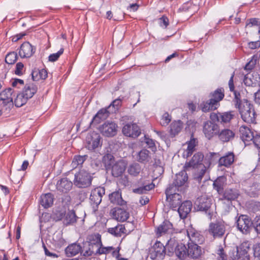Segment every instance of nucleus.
Segmentation results:
<instances>
[{"instance_id": "f257e3e1", "label": "nucleus", "mask_w": 260, "mask_h": 260, "mask_svg": "<svg viewBox=\"0 0 260 260\" xmlns=\"http://www.w3.org/2000/svg\"><path fill=\"white\" fill-rule=\"evenodd\" d=\"M203 158L204 155L202 153L197 152L193 155L189 161L185 163L184 166L185 170H188L190 168L198 169L197 178L199 180L202 179L207 168L209 167L211 164V162L209 161L206 162V159L204 164H203Z\"/></svg>"}, {"instance_id": "f03ea898", "label": "nucleus", "mask_w": 260, "mask_h": 260, "mask_svg": "<svg viewBox=\"0 0 260 260\" xmlns=\"http://www.w3.org/2000/svg\"><path fill=\"white\" fill-rule=\"evenodd\" d=\"M238 110L243 121L248 123H256V113L253 105L249 102H245Z\"/></svg>"}, {"instance_id": "7ed1b4c3", "label": "nucleus", "mask_w": 260, "mask_h": 260, "mask_svg": "<svg viewBox=\"0 0 260 260\" xmlns=\"http://www.w3.org/2000/svg\"><path fill=\"white\" fill-rule=\"evenodd\" d=\"M176 187L173 185H170L166 190L167 200L169 203V205L173 210L180 205L182 202V195L177 192Z\"/></svg>"}, {"instance_id": "20e7f679", "label": "nucleus", "mask_w": 260, "mask_h": 260, "mask_svg": "<svg viewBox=\"0 0 260 260\" xmlns=\"http://www.w3.org/2000/svg\"><path fill=\"white\" fill-rule=\"evenodd\" d=\"M92 177L84 170H80L75 174L74 183L79 188H85L91 184Z\"/></svg>"}, {"instance_id": "39448f33", "label": "nucleus", "mask_w": 260, "mask_h": 260, "mask_svg": "<svg viewBox=\"0 0 260 260\" xmlns=\"http://www.w3.org/2000/svg\"><path fill=\"white\" fill-rule=\"evenodd\" d=\"M248 241H244L236 247V251L233 253L232 258L233 260H250L248 251L250 248Z\"/></svg>"}, {"instance_id": "423d86ee", "label": "nucleus", "mask_w": 260, "mask_h": 260, "mask_svg": "<svg viewBox=\"0 0 260 260\" xmlns=\"http://www.w3.org/2000/svg\"><path fill=\"white\" fill-rule=\"evenodd\" d=\"M166 254V248L162 243L156 241L149 250V256L153 260H162Z\"/></svg>"}, {"instance_id": "0eeeda50", "label": "nucleus", "mask_w": 260, "mask_h": 260, "mask_svg": "<svg viewBox=\"0 0 260 260\" xmlns=\"http://www.w3.org/2000/svg\"><path fill=\"white\" fill-rule=\"evenodd\" d=\"M208 232L214 239L222 238L225 232L224 222L216 221L211 222L209 225Z\"/></svg>"}, {"instance_id": "6e6552de", "label": "nucleus", "mask_w": 260, "mask_h": 260, "mask_svg": "<svg viewBox=\"0 0 260 260\" xmlns=\"http://www.w3.org/2000/svg\"><path fill=\"white\" fill-rule=\"evenodd\" d=\"M194 243H188L187 257L193 259H200L204 253V249Z\"/></svg>"}, {"instance_id": "1a4fd4ad", "label": "nucleus", "mask_w": 260, "mask_h": 260, "mask_svg": "<svg viewBox=\"0 0 260 260\" xmlns=\"http://www.w3.org/2000/svg\"><path fill=\"white\" fill-rule=\"evenodd\" d=\"M14 90L9 87L0 92L1 106L3 107H8L10 109L13 105L12 94Z\"/></svg>"}, {"instance_id": "9d476101", "label": "nucleus", "mask_w": 260, "mask_h": 260, "mask_svg": "<svg viewBox=\"0 0 260 260\" xmlns=\"http://www.w3.org/2000/svg\"><path fill=\"white\" fill-rule=\"evenodd\" d=\"M86 141V148L90 150H93L102 145L101 136L94 132L87 136Z\"/></svg>"}, {"instance_id": "9b49d317", "label": "nucleus", "mask_w": 260, "mask_h": 260, "mask_svg": "<svg viewBox=\"0 0 260 260\" xmlns=\"http://www.w3.org/2000/svg\"><path fill=\"white\" fill-rule=\"evenodd\" d=\"M105 193V189L103 187L99 186L93 189L91 191L89 198L91 204L97 208L101 203L102 197Z\"/></svg>"}, {"instance_id": "f8f14e48", "label": "nucleus", "mask_w": 260, "mask_h": 260, "mask_svg": "<svg viewBox=\"0 0 260 260\" xmlns=\"http://www.w3.org/2000/svg\"><path fill=\"white\" fill-rule=\"evenodd\" d=\"M110 214L115 220L119 222H124L129 217V212L120 207H115L110 210Z\"/></svg>"}, {"instance_id": "ddd939ff", "label": "nucleus", "mask_w": 260, "mask_h": 260, "mask_svg": "<svg viewBox=\"0 0 260 260\" xmlns=\"http://www.w3.org/2000/svg\"><path fill=\"white\" fill-rule=\"evenodd\" d=\"M36 48L28 42L22 43L19 49V55L22 58L31 57L35 53Z\"/></svg>"}, {"instance_id": "4468645a", "label": "nucleus", "mask_w": 260, "mask_h": 260, "mask_svg": "<svg viewBox=\"0 0 260 260\" xmlns=\"http://www.w3.org/2000/svg\"><path fill=\"white\" fill-rule=\"evenodd\" d=\"M117 128V125L114 122L107 121L100 127L99 131L104 136L110 137L116 134Z\"/></svg>"}, {"instance_id": "2eb2a0df", "label": "nucleus", "mask_w": 260, "mask_h": 260, "mask_svg": "<svg viewBox=\"0 0 260 260\" xmlns=\"http://www.w3.org/2000/svg\"><path fill=\"white\" fill-rule=\"evenodd\" d=\"M238 230L243 234H246L249 233L252 225L251 219L245 215H241L237 220Z\"/></svg>"}, {"instance_id": "dca6fc26", "label": "nucleus", "mask_w": 260, "mask_h": 260, "mask_svg": "<svg viewBox=\"0 0 260 260\" xmlns=\"http://www.w3.org/2000/svg\"><path fill=\"white\" fill-rule=\"evenodd\" d=\"M194 205L198 210L207 211L211 205V198L203 194L197 199Z\"/></svg>"}, {"instance_id": "f3484780", "label": "nucleus", "mask_w": 260, "mask_h": 260, "mask_svg": "<svg viewBox=\"0 0 260 260\" xmlns=\"http://www.w3.org/2000/svg\"><path fill=\"white\" fill-rule=\"evenodd\" d=\"M240 137L245 145H248L253 141L255 135L251 129L245 125H242L239 128Z\"/></svg>"}, {"instance_id": "a211bd4d", "label": "nucleus", "mask_w": 260, "mask_h": 260, "mask_svg": "<svg viewBox=\"0 0 260 260\" xmlns=\"http://www.w3.org/2000/svg\"><path fill=\"white\" fill-rule=\"evenodd\" d=\"M122 133L126 136L135 138L140 135L141 131L136 123H128L123 126Z\"/></svg>"}, {"instance_id": "6ab92c4d", "label": "nucleus", "mask_w": 260, "mask_h": 260, "mask_svg": "<svg viewBox=\"0 0 260 260\" xmlns=\"http://www.w3.org/2000/svg\"><path fill=\"white\" fill-rule=\"evenodd\" d=\"M218 131V126L212 122L208 121L204 123L203 126V133L205 137L208 139H211L215 135Z\"/></svg>"}, {"instance_id": "aec40b11", "label": "nucleus", "mask_w": 260, "mask_h": 260, "mask_svg": "<svg viewBox=\"0 0 260 260\" xmlns=\"http://www.w3.org/2000/svg\"><path fill=\"white\" fill-rule=\"evenodd\" d=\"M187 237L190 241L189 243L202 244L204 241V237L191 226L188 227L186 230Z\"/></svg>"}, {"instance_id": "412c9836", "label": "nucleus", "mask_w": 260, "mask_h": 260, "mask_svg": "<svg viewBox=\"0 0 260 260\" xmlns=\"http://www.w3.org/2000/svg\"><path fill=\"white\" fill-rule=\"evenodd\" d=\"M126 163L123 160L116 161L110 169L111 170V174L114 177H118L122 175L125 170Z\"/></svg>"}, {"instance_id": "4be33fe9", "label": "nucleus", "mask_w": 260, "mask_h": 260, "mask_svg": "<svg viewBox=\"0 0 260 260\" xmlns=\"http://www.w3.org/2000/svg\"><path fill=\"white\" fill-rule=\"evenodd\" d=\"M187 180L188 176L184 170L176 174V178L171 185L176 187V189L179 191V187L183 186L187 182Z\"/></svg>"}, {"instance_id": "5701e85b", "label": "nucleus", "mask_w": 260, "mask_h": 260, "mask_svg": "<svg viewBox=\"0 0 260 260\" xmlns=\"http://www.w3.org/2000/svg\"><path fill=\"white\" fill-rule=\"evenodd\" d=\"M192 208V203L189 201H186L181 203L178 209V212L181 218H185L190 213Z\"/></svg>"}, {"instance_id": "b1692460", "label": "nucleus", "mask_w": 260, "mask_h": 260, "mask_svg": "<svg viewBox=\"0 0 260 260\" xmlns=\"http://www.w3.org/2000/svg\"><path fill=\"white\" fill-rule=\"evenodd\" d=\"M234 160L235 155L234 153L229 152L219 159L218 166L229 168L233 164Z\"/></svg>"}, {"instance_id": "393cba45", "label": "nucleus", "mask_w": 260, "mask_h": 260, "mask_svg": "<svg viewBox=\"0 0 260 260\" xmlns=\"http://www.w3.org/2000/svg\"><path fill=\"white\" fill-rule=\"evenodd\" d=\"M187 145V149L184 150L182 156L184 158H187L193 153L196 150V147L198 144V141L197 139L192 138L190 140L186 142Z\"/></svg>"}, {"instance_id": "a878e982", "label": "nucleus", "mask_w": 260, "mask_h": 260, "mask_svg": "<svg viewBox=\"0 0 260 260\" xmlns=\"http://www.w3.org/2000/svg\"><path fill=\"white\" fill-rule=\"evenodd\" d=\"M73 183L67 178H64L59 180L56 184V188L60 192L67 193L71 190Z\"/></svg>"}, {"instance_id": "bb28decb", "label": "nucleus", "mask_w": 260, "mask_h": 260, "mask_svg": "<svg viewBox=\"0 0 260 260\" xmlns=\"http://www.w3.org/2000/svg\"><path fill=\"white\" fill-rule=\"evenodd\" d=\"M38 90L37 86L33 83L26 84L24 86L22 92L26 98L29 100L33 97Z\"/></svg>"}, {"instance_id": "cd10ccee", "label": "nucleus", "mask_w": 260, "mask_h": 260, "mask_svg": "<svg viewBox=\"0 0 260 260\" xmlns=\"http://www.w3.org/2000/svg\"><path fill=\"white\" fill-rule=\"evenodd\" d=\"M137 160L141 163L146 164L151 161V156L150 152L143 149L139 151L137 155Z\"/></svg>"}, {"instance_id": "c85d7f7f", "label": "nucleus", "mask_w": 260, "mask_h": 260, "mask_svg": "<svg viewBox=\"0 0 260 260\" xmlns=\"http://www.w3.org/2000/svg\"><path fill=\"white\" fill-rule=\"evenodd\" d=\"M172 229V224L168 220H165L156 230V234L158 236L170 232Z\"/></svg>"}, {"instance_id": "c756f323", "label": "nucleus", "mask_w": 260, "mask_h": 260, "mask_svg": "<svg viewBox=\"0 0 260 260\" xmlns=\"http://www.w3.org/2000/svg\"><path fill=\"white\" fill-rule=\"evenodd\" d=\"M239 196V191L236 188H227L223 193L222 199L228 201H234Z\"/></svg>"}, {"instance_id": "7c9ffc66", "label": "nucleus", "mask_w": 260, "mask_h": 260, "mask_svg": "<svg viewBox=\"0 0 260 260\" xmlns=\"http://www.w3.org/2000/svg\"><path fill=\"white\" fill-rule=\"evenodd\" d=\"M235 133L230 129H223L218 134L219 139L223 142H227L233 139Z\"/></svg>"}, {"instance_id": "2f4dec72", "label": "nucleus", "mask_w": 260, "mask_h": 260, "mask_svg": "<svg viewBox=\"0 0 260 260\" xmlns=\"http://www.w3.org/2000/svg\"><path fill=\"white\" fill-rule=\"evenodd\" d=\"M53 196L51 193L43 194L40 198V204L45 208L51 206L53 203Z\"/></svg>"}, {"instance_id": "473e14b6", "label": "nucleus", "mask_w": 260, "mask_h": 260, "mask_svg": "<svg viewBox=\"0 0 260 260\" xmlns=\"http://www.w3.org/2000/svg\"><path fill=\"white\" fill-rule=\"evenodd\" d=\"M187 248L182 243L177 244L175 246V253L180 259H184L187 257Z\"/></svg>"}, {"instance_id": "72a5a7b5", "label": "nucleus", "mask_w": 260, "mask_h": 260, "mask_svg": "<svg viewBox=\"0 0 260 260\" xmlns=\"http://www.w3.org/2000/svg\"><path fill=\"white\" fill-rule=\"evenodd\" d=\"M107 231L109 233L117 237H121L126 232L124 225L120 224H118L114 228L108 229Z\"/></svg>"}, {"instance_id": "f704fd0d", "label": "nucleus", "mask_w": 260, "mask_h": 260, "mask_svg": "<svg viewBox=\"0 0 260 260\" xmlns=\"http://www.w3.org/2000/svg\"><path fill=\"white\" fill-rule=\"evenodd\" d=\"M226 179L224 176L218 177L213 183L214 188L217 190L219 194L223 192V188L226 184Z\"/></svg>"}, {"instance_id": "c9c22d12", "label": "nucleus", "mask_w": 260, "mask_h": 260, "mask_svg": "<svg viewBox=\"0 0 260 260\" xmlns=\"http://www.w3.org/2000/svg\"><path fill=\"white\" fill-rule=\"evenodd\" d=\"M210 99L213 101L218 106H219V102L221 101L224 96V89L222 88L217 89L213 92L210 93Z\"/></svg>"}, {"instance_id": "e433bc0d", "label": "nucleus", "mask_w": 260, "mask_h": 260, "mask_svg": "<svg viewBox=\"0 0 260 260\" xmlns=\"http://www.w3.org/2000/svg\"><path fill=\"white\" fill-rule=\"evenodd\" d=\"M78 217L74 210H69L65 213L63 223L66 225L72 224L76 222Z\"/></svg>"}, {"instance_id": "4c0bfd02", "label": "nucleus", "mask_w": 260, "mask_h": 260, "mask_svg": "<svg viewBox=\"0 0 260 260\" xmlns=\"http://www.w3.org/2000/svg\"><path fill=\"white\" fill-rule=\"evenodd\" d=\"M81 250V247L79 244L73 243L69 245L65 249V252L68 256L76 255Z\"/></svg>"}, {"instance_id": "58836bf2", "label": "nucleus", "mask_w": 260, "mask_h": 260, "mask_svg": "<svg viewBox=\"0 0 260 260\" xmlns=\"http://www.w3.org/2000/svg\"><path fill=\"white\" fill-rule=\"evenodd\" d=\"M200 108L204 112L216 110L218 106L210 99L207 102H203L200 106Z\"/></svg>"}, {"instance_id": "ea45409f", "label": "nucleus", "mask_w": 260, "mask_h": 260, "mask_svg": "<svg viewBox=\"0 0 260 260\" xmlns=\"http://www.w3.org/2000/svg\"><path fill=\"white\" fill-rule=\"evenodd\" d=\"M98 252L100 254H108L111 253L112 256L116 258H117L119 255V250H115V248L112 246L103 247L101 246L98 249Z\"/></svg>"}, {"instance_id": "a19ab883", "label": "nucleus", "mask_w": 260, "mask_h": 260, "mask_svg": "<svg viewBox=\"0 0 260 260\" xmlns=\"http://www.w3.org/2000/svg\"><path fill=\"white\" fill-rule=\"evenodd\" d=\"M108 108H103L99 111L92 119V122L97 123L100 122L101 120L106 119L109 115L110 112L108 110Z\"/></svg>"}, {"instance_id": "79ce46f5", "label": "nucleus", "mask_w": 260, "mask_h": 260, "mask_svg": "<svg viewBox=\"0 0 260 260\" xmlns=\"http://www.w3.org/2000/svg\"><path fill=\"white\" fill-rule=\"evenodd\" d=\"M102 161L107 170L110 169L115 162L114 157L110 153L105 154L103 157Z\"/></svg>"}, {"instance_id": "37998d69", "label": "nucleus", "mask_w": 260, "mask_h": 260, "mask_svg": "<svg viewBox=\"0 0 260 260\" xmlns=\"http://www.w3.org/2000/svg\"><path fill=\"white\" fill-rule=\"evenodd\" d=\"M32 78L34 81L39 79H45L47 77V72L45 69L34 71L31 73Z\"/></svg>"}, {"instance_id": "c03bdc74", "label": "nucleus", "mask_w": 260, "mask_h": 260, "mask_svg": "<svg viewBox=\"0 0 260 260\" xmlns=\"http://www.w3.org/2000/svg\"><path fill=\"white\" fill-rule=\"evenodd\" d=\"M182 128L181 121L178 120L172 122L170 125V134L174 137L177 135L181 130Z\"/></svg>"}, {"instance_id": "a18cd8bd", "label": "nucleus", "mask_w": 260, "mask_h": 260, "mask_svg": "<svg viewBox=\"0 0 260 260\" xmlns=\"http://www.w3.org/2000/svg\"><path fill=\"white\" fill-rule=\"evenodd\" d=\"M28 100L24 95L21 92L17 94L16 98L14 100V104L17 107H21L24 105Z\"/></svg>"}, {"instance_id": "49530a36", "label": "nucleus", "mask_w": 260, "mask_h": 260, "mask_svg": "<svg viewBox=\"0 0 260 260\" xmlns=\"http://www.w3.org/2000/svg\"><path fill=\"white\" fill-rule=\"evenodd\" d=\"M109 198L111 202L113 204L121 205L123 202L121 194L119 191H114L110 193Z\"/></svg>"}, {"instance_id": "de8ad7c7", "label": "nucleus", "mask_w": 260, "mask_h": 260, "mask_svg": "<svg viewBox=\"0 0 260 260\" xmlns=\"http://www.w3.org/2000/svg\"><path fill=\"white\" fill-rule=\"evenodd\" d=\"M234 116V114H233V112L230 111L224 113H219V122L226 123L229 122L233 118Z\"/></svg>"}, {"instance_id": "09e8293b", "label": "nucleus", "mask_w": 260, "mask_h": 260, "mask_svg": "<svg viewBox=\"0 0 260 260\" xmlns=\"http://www.w3.org/2000/svg\"><path fill=\"white\" fill-rule=\"evenodd\" d=\"M141 171V167L138 163H133L128 168V173L132 176H137Z\"/></svg>"}, {"instance_id": "8fccbe9b", "label": "nucleus", "mask_w": 260, "mask_h": 260, "mask_svg": "<svg viewBox=\"0 0 260 260\" xmlns=\"http://www.w3.org/2000/svg\"><path fill=\"white\" fill-rule=\"evenodd\" d=\"M155 185L153 183L146 184L143 186L135 188L134 189V192L136 193L142 194L145 193L147 191H149L154 187Z\"/></svg>"}, {"instance_id": "3c124183", "label": "nucleus", "mask_w": 260, "mask_h": 260, "mask_svg": "<svg viewBox=\"0 0 260 260\" xmlns=\"http://www.w3.org/2000/svg\"><path fill=\"white\" fill-rule=\"evenodd\" d=\"M86 158V156L76 155L74 156L72 166L73 168H76L78 166L83 164Z\"/></svg>"}, {"instance_id": "603ef678", "label": "nucleus", "mask_w": 260, "mask_h": 260, "mask_svg": "<svg viewBox=\"0 0 260 260\" xmlns=\"http://www.w3.org/2000/svg\"><path fill=\"white\" fill-rule=\"evenodd\" d=\"M233 92L234 93V95H235L233 101L235 103V106L236 108L238 109L239 108L242 106L243 104L245 102H249L247 100H245V99L242 101L241 100V99H240L241 96H240V93L235 90L233 91Z\"/></svg>"}, {"instance_id": "864d4df0", "label": "nucleus", "mask_w": 260, "mask_h": 260, "mask_svg": "<svg viewBox=\"0 0 260 260\" xmlns=\"http://www.w3.org/2000/svg\"><path fill=\"white\" fill-rule=\"evenodd\" d=\"M53 240L54 246L59 251L62 247L66 245V241L61 237L60 234H59L58 236H56V240L53 239Z\"/></svg>"}, {"instance_id": "5fc2aeb1", "label": "nucleus", "mask_w": 260, "mask_h": 260, "mask_svg": "<svg viewBox=\"0 0 260 260\" xmlns=\"http://www.w3.org/2000/svg\"><path fill=\"white\" fill-rule=\"evenodd\" d=\"M17 59V54L15 52L9 53L6 56L5 61L8 64H13Z\"/></svg>"}, {"instance_id": "6e6d98bb", "label": "nucleus", "mask_w": 260, "mask_h": 260, "mask_svg": "<svg viewBox=\"0 0 260 260\" xmlns=\"http://www.w3.org/2000/svg\"><path fill=\"white\" fill-rule=\"evenodd\" d=\"M171 116L168 112L165 113L160 119V123L162 126H167L171 121Z\"/></svg>"}, {"instance_id": "4d7b16f0", "label": "nucleus", "mask_w": 260, "mask_h": 260, "mask_svg": "<svg viewBox=\"0 0 260 260\" xmlns=\"http://www.w3.org/2000/svg\"><path fill=\"white\" fill-rule=\"evenodd\" d=\"M64 51V49L63 48H61L60 49V50L55 53H53L50 54L48 57V60L50 61L54 62L56 61L58 58L60 57V56L62 54Z\"/></svg>"}, {"instance_id": "13d9d810", "label": "nucleus", "mask_w": 260, "mask_h": 260, "mask_svg": "<svg viewBox=\"0 0 260 260\" xmlns=\"http://www.w3.org/2000/svg\"><path fill=\"white\" fill-rule=\"evenodd\" d=\"M24 72V65L22 62H18L16 65L15 74L18 76H21Z\"/></svg>"}, {"instance_id": "bf43d9fd", "label": "nucleus", "mask_w": 260, "mask_h": 260, "mask_svg": "<svg viewBox=\"0 0 260 260\" xmlns=\"http://www.w3.org/2000/svg\"><path fill=\"white\" fill-rule=\"evenodd\" d=\"M217 254L218 255V260H227V255L221 246H220L217 250Z\"/></svg>"}, {"instance_id": "052dcab7", "label": "nucleus", "mask_w": 260, "mask_h": 260, "mask_svg": "<svg viewBox=\"0 0 260 260\" xmlns=\"http://www.w3.org/2000/svg\"><path fill=\"white\" fill-rule=\"evenodd\" d=\"M159 25L164 28H166L169 25V21L168 17L165 15L162 16L159 19Z\"/></svg>"}, {"instance_id": "680f3d73", "label": "nucleus", "mask_w": 260, "mask_h": 260, "mask_svg": "<svg viewBox=\"0 0 260 260\" xmlns=\"http://www.w3.org/2000/svg\"><path fill=\"white\" fill-rule=\"evenodd\" d=\"M43 248H44V252H45L46 255L49 256V257H53V258H57L59 257V250H57L56 253H53V252H50L49 251V250L46 248V247L44 245H43Z\"/></svg>"}, {"instance_id": "e2e57ef3", "label": "nucleus", "mask_w": 260, "mask_h": 260, "mask_svg": "<svg viewBox=\"0 0 260 260\" xmlns=\"http://www.w3.org/2000/svg\"><path fill=\"white\" fill-rule=\"evenodd\" d=\"M122 101L120 99L118 98L115 100H114L112 103L110 105V106L108 107V108H110L111 106H112L114 108L115 110H118L121 105Z\"/></svg>"}, {"instance_id": "0e129e2a", "label": "nucleus", "mask_w": 260, "mask_h": 260, "mask_svg": "<svg viewBox=\"0 0 260 260\" xmlns=\"http://www.w3.org/2000/svg\"><path fill=\"white\" fill-rule=\"evenodd\" d=\"M255 147L260 150V135L256 134L252 141Z\"/></svg>"}, {"instance_id": "69168bd1", "label": "nucleus", "mask_w": 260, "mask_h": 260, "mask_svg": "<svg viewBox=\"0 0 260 260\" xmlns=\"http://www.w3.org/2000/svg\"><path fill=\"white\" fill-rule=\"evenodd\" d=\"M256 62V59H252L245 66V69L246 70H251L255 65Z\"/></svg>"}, {"instance_id": "338daca9", "label": "nucleus", "mask_w": 260, "mask_h": 260, "mask_svg": "<svg viewBox=\"0 0 260 260\" xmlns=\"http://www.w3.org/2000/svg\"><path fill=\"white\" fill-rule=\"evenodd\" d=\"M260 24V21L258 18H251L249 20V22L247 23V26H249L250 27L252 26L253 25H259Z\"/></svg>"}, {"instance_id": "774afa93", "label": "nucleus", "mask_w": 260, "mask_h": 260, "mask_svg": "<svg viewBox=\"0 0 260 260\" xmlns=\"http://www.w3.org/2000/svg\"><path fill=\"white\" fill-rule=\"evenodd\" d=\"M254 255L260 259V243L255 245L253 248Z\"/></svg>"}]
</instances>
